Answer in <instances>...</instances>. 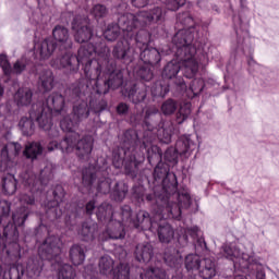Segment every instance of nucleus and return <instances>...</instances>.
<instances>
[{
	"mask_svg": "<svg viewBox=\"0 0 279 279\" xmlns=\"http://www.w3.org/2000/svg\"><path fill=\"white\" fill-rule=\"evenodd\" d=\"M167 20V9L162 7H153L148 10H143L136 14L128 13L120 21L121 25L125 26V21H131L138 33L141 29L151 32L153 25H162Z\"/></svg>",
	"mask_w": 279,
	"mask_h": 279,
	"instance_id": "obj_9",
	"label": "nucleus"
},
{
	"mask_svg": "<svg viewBox=\"0 0 279 279\" xmlns=\"http://www.w3.org/2000/svg\"><path fill=\"white\" fill-rule=\"evenodd\" d=\"M199 263H202V259L199 258V255L197 254H189L185 257V269L191 274H195V271H199Z\"/></svg>",
	"mask_w": 279,
	"mask_h": 279,
	"instance_id": "obj_44",
	"label": "nucleus"
},
{
	"mask_svg": "<svg viewBox=\"0 0 279 279\" xmlns=\"http://www.w3.org/2000/svg\"><path fill=\"white\" fill-rule=\"evenodd\" d=\"M23 71L36 74L38 69H36V64L32 63L27 58L22 57L11 66V75H21Z\"/></svg>",
	"mask_w": 279,
	"mask_h": 279,
	"instance_id": "obj_28",
	"label": "nucleus"
},
{
	"mask_svg": "<svg viewBox=\"0 0 279 279\" xmlns=\"http://www.w3.org/2000/svg\"><path fill=\"white\" fill-rule=\"evenodd\" d=\"M134 256L138 263H149L154 258V245L151 243L137 244Z\"/></svg>",
	"mask_w": 279,
	"mask_h": 279,
	"instance_id": "obj_26",
	"label": "nucleus"
},
{
	"mask_svg": "<svg viewBox=\"0 0 279 279\" xmlns=\"http://www.w3.org/2000/svg\"><path fill=\"white\" fill-rule=\"evenodd\" d=\"M197 243L202 248L206 247V241L204 240V238L198 239Z\"/></svg>",
	"mask_w": 279,
	"mask_h": 279,
	"instance_id": "obj_59",
	"label": "nucleus"
},
{
	"mask_svg": "<svg viewBox=\"0 0 279 279\" xmlns=\"http://www.w3.org/2000/svg\"><path fill=\"white\" fill-rule=\"evenodd\" d=\"M111 184H112V179L106 178V177H100V178H98L96 190L99 193H102L104 195H106L110 192Z\"/></svg>",
	"mask_w": 279,
	"mask_h": 279,
	"instance_id": "obj_49",
	"label": "nucleus"
},
{
	"mask_svg": "<svg viewBox=\"0 0 279 279\" xmlns=\"http://www.w3.org/2000/svg\"><path fill=\"white\" fill-rule=\"evenodd\" d=\"M62 245L60 235H48L38 248L39 257L41 260H58L62 254Z\"/></svg>",
	"mask_w": 279,
	"mask_h": 279,
	"instance_id": "obj_14",
	"label": "nucleus"
},
{
	"mask_svg": "<svg viewBox=\"0 0 279 279\" xmlns=\"http://www.w3.org/2000/svg\"><path fill=\"white\" fill-rule=\"evenodd\" d=\"M52 36L56 43H58L60 51H66L62 56L52 59L50 61V66H53L52 62H56V60H61V58H64L66 53H71V56H74L71 51L68 50L71 49V47H73V41L71 40V36L69 35V29L66 27L57 25L52 29Z\"/></svg>",
	"mask_w": 279,
	"mask_h": 279,
	"instance_id": "obj_19",
	"label": "nucleus"
},
{
	"mask_svg": "<svg viewBox=\"0 0 279 279\" xmlns=\"http://www.w3.org/2000/svg\"><path fill=\"white\" fill-rule=\"evenodd\" d=\"M65 226L69 228L71 223L69 222V219L65 220Z\"/></svg>",
	"mask_w": 279,
	"mask_h": 279,
	"instance_id": "obj_63",
	"label": "nucleus"
},
{
	"mask_svg": "<svg viewBox=\"0 0 279 279\" xmlns=\"http://www.w3.org/2000/svg\"><path fill=\"white\" fill-rule=\"evenodd\" d=\"M196 149L197 143H194L193 140H191V135H182L178 138L175 147L171 146L165 151L163 158L166 162H169L172 166L178 165L179 156L189 158V156Z\"/></svg>",
	"mask_w": 279,
	"mask_h": 279,
	"instance_id": "obj_12",
	"label": "nucleus"
},
{
	"mask_svg": "<svg viewBox=\"0 0 279 279\" xmlns=\"http://www.w3.org/2000/svg\"><path fill=\"white\" fill-rule=\"evenodd\" d=\"M34 121L38 122L36 118H32V110H29V118H21L19 128L24 136H33L34 132H36V124H34Z\"/></svg>",
	"mask_w": 279,
	"mask_h": 279,
	"instance_id": "obj_35",
	"label": "nucleus"
},
{
	"mask_svg": "<svg viewBox=\"0 0 279 279\" xmlns=\"http://www.w3.org/2000/svg\"><path fill=\"white\" fill-rule=\"evenodd\" d=\"M38 125L40 130L48 132V136L50 138H58V136H60V130H58L57 126H53V122H51V118H50V124L48 129H45L44 126H41L40 123H38Z\"/></svg>",
	"mask_w": 279,
	"mask_h": 279,
	"instance_id": "obj_53",
	"label": "nucleus"
},
{
	"mask_svg": "<svg viewBox=\"0 0 279 279\" xmlns=\"http://www.w3.org/2000/svg\"><path fill=\"white\" fill-rule=\"evenodd\" d=\"M178 110V101L173 98H168L161 105V112L165 117H171Z\"/></svg>",
	"mask_w": 279,
	"mask_h": 279,
	"instance_id": "obj_48",
	"label": "nucleus"
},
{
	"mask_svg": "<svg viewBox=\"0 0 279 279\" xmlns=\"http://www.w3.org/2000/svg\"><path fill=\"white\" fill-rule=\"evenodd\" d=\"M162 116L156 107H148L145 113H136L131 117L133 125H142L144 130L143 138H138V133L134 129L126 130L121 138V144L112 151V165L116 169H121L124 165L126 175L136 178L141 171V165L145 162V154L151 167L156 165L153 173L154 180H162L166 175H171L170 165L162 162V149L153 145L156 141L154 131L159 128Z\"/></svg>",
	"mask_w": 279,
	"mask_h": 279,
	"instance_id": "obj_1",
	"label": "nucleus"
},
{
	"mask_svg": "<svg viewBox=\"0 0 279 279\" xmlns=\"http://www.w3.org/2000/svg\"><path fill=\"white\" fill-rule=\"evenodd\" d=\"M2 193L4 195H14L16 193V178L13 174H8L2 179Z\"/></svg>",
	"mask_w": 279,
	"mask_h": 279,
	"instance_id": "obj_42",
	"label": "nucleus"
},
{
	"mask_svg": "<svg viewBox=\"0 0 279 279\" xmlns=\"http://www.w3.org/2000/svg\"><path fill=\"white\" fill-rule=\"evenodd\" d=\"M189 117H191V102H186L180 106L175 114V123H178V125H182V123H184Z\"/></svg>",
	"mask_w": 279,
	"mask_h": 279,
	"instance_id": "obj_45",
	"label": "nucleus"
},
{
	"mask_svg": "<svg viewBox=\"0 0 279 279\" xmlns=\"http://www.w3.org/2000/svg\"><path fill=\"white\" fill-rule=\"evenodd\" d=\"M96 217L101 223H107L106 230L99 234V241L125 239V225L121 220L114 219L117 214L109 203H102L97 207Z\"/></svg>",
	"mask_w": 279,
	"mask_h": 279,
	"instance_id": "obj_10",
	"label": "nucleus"
},
{
	"mask_svg": "<svg viewBox=\"0 0 279 279\" xmlns=\"http://www.w3.org/2000/svg\"><path fill=\"white\" fill-rule=\"evenodd\" d=\"M151 36H156V34L145 29L137 32L135 39H133L135 43V60L138 58L144 64L156 66V64H160L162 56H169L170 50L165 51L149 46Z\"/></svg>",
	"mask_w": 279,
	"mask_h": 279,
	"instance_id": "obj_8",
	"label": "nucleus"
},
{
	"mask_svg": "<svg viewBox=\"0 0 279 279\" xmlns=\"http://www.w3.org/2000/svg\"><path fill=\"white\" fill-rule=\"evenodd\" d=\"M161 3H165L167 10L170 12H175L186 4V0H159ZM149 3V0H132V5L134 8H145Z\"/></svg>",
	"mask_w": 279,
	"mask_h": 279,
	"instance_id": "obj_31",
	"label": "nucleus"
},
{
	"mask_svg": "<svg viewBox=\"0 0 279 279\" xmlns=\"http://www.w3.org/2000/svg\"><path fill=\"white\" fill-rule=\"evenodd\" d=\"M3 275V266L0 265V276Z\"/></svg>",
	"mask_w": 279,
	"mask_h": 279,
	"instance_id": "obj_62",
	"label": "nucleus"
},
{
	"mask_svg": "<svg viewBox=\"0 0 279 279\" xmlns=\"http://www.w3.org/2000/svg\"><path fill=\"white\" fill-rule=\"evenodd\" d=\"M74 217H80V211H78V209H76V211L74 213Z\"/></svg>",
	"mask_w": 279,
	"mask_h": 279,
	"instance_id": "obj_61",
	"label": "nucleus"
},
{
	"mask_svg": "<svg viewBox=\"0 0 279 279\" xmlns=\"http://www.w3.org/2000/svg\"><path fill=\"white\" fill-rule=\"evenodd\" d=\"M133 75L135 80H142L143 82H150V80L154 78V72L151 71V65L147 63L135 66L133 69Z\"/></svg>",
	"mask_w": 279,
	"mask_h": 279,
	"instance_id": "obj_37",
	"label": "nucleus"
},
{
	"mask_svg": "<svg viewBox=\"0 0 279 279\" xmlns=\"http://www.w3.org/2000/svg\"><path fill=\"white\" fill-rule=\"evenodd\" d=\"M198 276L199 278H215L217 276V266L215 264V260L213 258H204L199 263L198 267Z\"/></svg>",
	"mask_w": 279,
	"mask_h": 279,
	"instance_id": "obj_29",
	"label": "nucleus"
},
{
	"mask_svg": "<svg viewBox=\"0 0 279 279\" xmlns=\"http://www.w3.org/2000/svg\"><path fill=\"white\" fill-rule=\"evenodd\" d=\"M58 48V44L51 38H46L34 46L35 60H49L53 56V51Z\"/></svg>",
	"mask_w": 279,
	"mask_h": 279,
	"instance_id": "obj_20",
	"label": "nucleus"
},
{
	"mask_svg": "<svg viewBox=\"0 0 279 279\" xmlns=\"http://www.w3.org/2000/svg\"><path fill=\"white\" fill-rule=\"evenodd\" d=\"M96 208H97V202H95V199L88 201L85 204L84 213H85V215L90 217V215H93L95 213Z\"/></svg>",
	"mask_w": 279,
	"mask_h": 279,
	"instance_id": "obj_55",
	"label": "nucleus"
},
{
	"mask_svg": "<svg viewBox=\"0 0 279 279\" xmlns=\"http://www.w3.org/2000/svg\"><path fill=\"white\" fill-rule=\"evenodd\" d=\"M34 93L29 88H20L14 95V101L17 106H29Z\"/></svg>",
	"mask_w": 279,
	"mask_h": 279,
	"instance_id": "obj_39",
	"label": "nucleus"
},
{
	"mask_svg": "<svg viewBox=\"0 0 279 279\" xmlns=\"http://www.w3.org/2000/svg\"><path fill=\"white\" fill-rule=\"evenodd\" d=\"M72 31L76 43H88L93 38V26L86 15H76L72 21Z\"/></svg>",
	"mask_w": 279,
	"mask_h": 279,
	"instance_id": "obj_16",
	"label": "nucleus"
},
{
	"mask_svg": "<svg viewBox=\"0 0 279 279\" xmlns=\"http://www.w3.org/2000/svg\"><path fill=\"white\" fill-rule=\"evenodd\" d=\"M70 260L75 266L83 265L86 260V246L82 244H73L69 252Z\"/></svg>",
	"mask_w": 279,
	"mask_h": 279,
	"instance_id": "obj_32",
	"label": "nucleus"
},
{
	"mask_svg": "<svg viewBox=\"0 0 279 279\" xmlns=\"http://www.w3.org/2000/svg\"><path fill=\"white\" fill-rule=\"evenodd\" d=\"M256 279H265V270H257Z\"/></svg>",
	"mask_w": 279,
	"mask_h": 279,
	"instance_id": "obj_58",
	"label": "nucleus"
},
{
	"mask_svg": "<svg viewBox=\"0 0 279 279\" xmlns=\"http://www.w3.org/2000/svg\"><path fill=\"white\" fill-rule=\"evenodd\" d=\"M94 140L90 135H85L77 142V134L65 136L60 143L52 141L48 144V151H56L60 149L62 154H71L76 149V156L82 160L89 158L93 153Z\"/></svg>",
	"mask_w": 279,
	"mask_h": 279,
	"instance_id": "obj_11",
	"label": "nucleus"
},
{
	"mask_svg": "<svg viewBox=\"0 0 279 279\" xmlns=\"http://www.w3.org/2000/svg\"><path fill=\"white\" fill-rule=\"evenodd\" d=\"M129 39L120 40L112 50L116 60H121L124 64H132L136 60V34L126 37Z\"/></svg>",
	"mask_w": 279,
	"mask_h": 279,
	"instance_id": "obj_13",
	"label": "nucleus"
},
{
	"mask_svg": "<svg viewBox=\"0 0 279 279\" xmlns=\"http://www.w3.org/2000/svg\"><path fill=\"white\" fill-rule=\"evenodd\" d=\"M38 86L43 93H50L56 86V76H53V71L46 69L39 73Z\"/></svg>",
	"mask_w": 279,
	"mask_h": 279,
	"instance_id": "obj_27",
	"label": "nucleus"
},
{
	"mask_svg": "<svg viewBox=\"0 0 279 279\" xmlns=\"http://www.w3.org/2000/svg\"><path fill=\"white\" fill-rule=\"evenodd\" d=\"M233 25L235 27V34L238 37V49L243 50V43L245 38L250 36V25L247 23H243L240 17H233Z\"/></svg>",
	"mask_w": 279,
	"mask_h": 279,
	"instance_id": "obj_33",
	"label": "nucleus"
},
{
	"mask_svg": "<svg viewBox=\"0 0 279 279\" xmlns=\"http://www.w3.org/2000/svg\"><path fill=\"white\" fill-rule=\"evenodd\" d=\"M23 266L25 269L24 276H26V278L38 279L40 277V271H43V260L40 258L31 257Z\"/></svg>",
	"mask_w": 279,
	"mask_h": 279,
	"instance_id": "obj_25",
	"label": "nucleus"
},
{
	"mask_svg": "<svg viewBox=\"0 0 279 279\" xmlns=\"http://www.w3.org/2000/svg\"><path fill=\"white\" fill-rule=\"evenodd\" d=\"M0 68L3 71V74L7 77H10L12 75V64H10V61L8 60V56L0 54Z\"/></svg>",
	"mask_w": 279,
	"mask_h": 279,
	"instance_id": "obj_52",
	"label": "nucleus"
},
{
	"mask_svg": "<svg viewBox=\"0 0 279 279\" xmlns=\"http://www.w3.org/2000/svg\"><path fill=\"white\" fill-rule=\"evenodd\" d=\"M252 64H254V60L251 59V61H248V65L252 66Z\"/></svg>",
	"mask_w": 279,
	"mask_h": 279,
	"instance_id": "obj_64",
	"label": "nucleus"
},
{
	"mask_svg": "<svg viewBox=\"0 0 279 279\" xmlns=\"http://www.w3.org/2000/svg\"><path fill=\"white\" fill-rule=\"evenodd\" d=\"M177 25H183L172 37L174 45V59L169 61L161 73L162 80H173V84L158 81L151 87L154 97H167L169 90L173 89L182 93L186 88L184 78L178 76L180 70L183 71L184 77L193 80L199 72V64L208 62V54L204 52L202 46L203 27L195 24L193 15L189 11L177 15Z\"/></svg>",
	"mask_w": 279,
	"mask_h": 279,
	"instance_id": "obj_2",
	"label": "nucleus"
},
{
	"mask_svg": "<svg viewBox=\"0 0 279 279\" xmlns=\"http://www.w3.org/2000/svg\"><path fill=\"white\" fill-rule=\"evenodd\" d=\"M197 5L198 8H204V5H206V0H198Z\"/></svg>",
	"mask_w": 279,
	"mask_h": 279,
	"instance_id": "obj_60",
	"label": "nucleus"
},
{
	"mask_svg": "<svg viewBox=\"0 0 279 279\" xmlns=\"http://www.w3.org/2000/svg\"><path fill=\"white\" fill-rule=\"evenodd\" d=\"M98 267L102 276H108L109 274H112V269H114V259L109 255H105L100 257Z\"/></svg>",
	"mask_w": 279,
	"mask_h": 279,
	"instance_id": "obj_43",
	"label": "nucleus"
},
{
	"mask_svg": "<svg viewBox=\"0 0 279 279\" xmlns=\"http://www.w3.org/2000/svg\"><path fill=\"white\" fill-rule=\"evenodd\" d=\"M90 14L96 21H99V19H106V16H108V8L104 4H95L90 10Z\"/></svg>",
	"mask_w": 279,
	"mask_h": 279,
	"instance_id": "obj_50",
	"label": "nucleus"
},
{
	"mask_svg": "<svg viewBox=\"0 0 279 279\" xmlns=\"http://www.w3.org/2000/svg\"><path fill=\"white\" fill-rule=\"evenodd\" d=\"M97 178H99V173H95L93 168H85L82 172L74 173V182H82L86 191L93 190V184Z\"/></svg>",
	"mask_w": 279,
	"mask_h": 279,
	"instance_id": "obj_23",
	"label": "nucleus"
},
{
	"mask_svg": "<svg viewBox=\"0 0 279 279\" xmlns=\"http://www.w3.org/2000/svg\"><path fill=\"white\" fill-rule=\"evenodd\" d=\"M153 133L155 134V141L156 138H158V141H160V143H165L166 145H169V143H171V130L163 128V126H158V129H156L155 131H153Z\"/></svg>",
	"mask_w": 279,
	"mask_h": 279,
	"instance_id": "obj_46",
	"label": "nucleus"
},
{
	"mask_svg": "<svg viewBox=\"0 0 279 279\" xmlns=\"http://www.w3.org/2000/svg\"><path fill=\"white\" fill-rule=\"evenodd\" d=\"M77 125H80V121L76 120V118L73 117V119H71V117H65L60 121V128L61 130H63V132H69V134L66 136H73V134H76V145L80 140V134L75 132V128H77Z\"/></svg>",
	"mask_w": 279,
	"mask_h": 279,
	"instance_id": "obj_38",
	"label": "nucleus"
},
{
	"mask_svg": "<svg viewBox=\"0 0 279 279\" xmlns=\"http://www.w3.org/2000/svg\"><path fill=\"white\" fill-rule=\"evenodd\" d=\"M204 86H206L204 78H194L190 84V90L193 93L194 97H197V95L204 90Z\"/></svg>",
	"mask_w": 279,
	"mask_h": 279,
	"instance_id": "obj_51",
	"label": "nucleus"
},
{
	"mask_svg": "<svg viewBox=\"0 0 279 279\" xmlns=\"http://www.w3.org/2000/svg\"><path fill=\"white\" fill-rule=\"evenodd\" d=\"M147 90H149V86H147L145 83H138L131 86L126 93L130 101L136 105L142 104V101L147 99Z\"/></svg>",
	"mask_w": 279,
	"mask_h": 279,
	"instance_id": "obj_22",
	"label": "nucleus"
},
{
	"mask_svg": "<svg viewBox=\"0 0 279 279\" xmlns=\"http://www.w3.org/2000/svg\"><path fill=\"white\" fill-rule=\"evenodd\" d=\"M128 184L124 182H117L111 191L110 197L114 202H123L125 199V195H128Z\"/></svg>",
	"mask_w": 279,
	"mask_h": 279,
	"instance_id": "obj_41",
	"label": "nucleus"
},
{
	"mask_svg": "<svg viewBox=\"0 0 279 279\" xmlns=\"http://www.w3.org/2000/svg\"><path fill=\"white\" fill-rule=\"evenodd\" d=\"M98 230L99 227L96 222H93L90 220L84 221L78 229V236L82 239V241L90 243V241H95Z\"/></svg>",
	"mask_w": 279,
	"mask_h": 279,
	"instance_id": "obj_24",
	"label": "nucleus"
},
{
	"mask_svg": "<svg viewBox=\"0 0 279 279\" xmlns=\"http://www.w3.org/2000/svg\"><path fill=\"white\" fill-rule=\"evenodd\" d=\"M8 269L4 270V278L21 279L25 276V266L22 264H8Z\"/></svg>",
	"mask_w": 279,
	"mask_h": 279,
	"instance_id": "obj_40",
	"label": "nucleus"
},
{
	"mask_svg": "<svg viewBox=\"0 0 279 279\" xmlns=\"http://www.w3.org/2000/svg\"><path fill=\"white\" fill-rule=\"evenodd\" d=\"M65 106L64 96L54 92L46 98L45 102L32 105L31 117L32 119H36L41 128L49 129L53 114H62Z\"/></svg>",
	"mask_w": 279,
	"mask_h": 279,
	"instance_id": "obj_7",
	"label": "nucleus"
},
{
	"mask_svg": "<svg viewBox=\"0 0 279 279\" xmlns=\"http://www.w3.org/2000/svg\"><path fill=\"white\" fill-rule=\"evenodd\" d=\"M198 232H199V227H191L187 229V233L191 234L193 239L197 236Z\"/></svg>",
	"mask_w": 279,
	"mask_h": 279,
	"instance_id": "obj_57",
	"label": "nucleus"
},
{
	"mask_svg": "<svg viewBox=\"0 0 279 279\" xmlns=\"http://www.w3.org/2000/svg\"><path fill=\"white\" fill-rule=\"evenodd\" d=\"M52 195L54 199L48 202L46 207V215L50 218V221H54V219H60L62 217L64 211L60 209V206H62V202L66 193L64 192V187H62V185L57 184L53 189Z\"/></svg>",
	"mask_w": 279,
	"mask_h": 279,
	"instance_id": "obj_18",
	"label": "nucleus"
},
{
	"mask_svg": "<svg viewBox=\"0 0 279 279\" xmlns=\"http://www.w3.org/2000/svg\"><path fill=\"white\" fill-rule=\"evenodd\" d=\"M220 254H222V258H227L228 260H232L234 265H236V260H240L243 253L241 248L236 246V243H226L220 248Z\"/></svg>",
	"mask_w": 279,
	"mask_h": 279,
	"instance_id": "obj_30",
	"label": "nucleus"
},
{
	"mask_svg": "<svg viewBox=\"0 0 279 279\" xmlns=\"http://www.w3.org/2000/svg\"><path fill=\"white\" fill-rule=\"evenodd\" d=\"M95 44L88 43L80 47L77 56L66 53L61 59L52 61V69L73 75L82 64L89 88L104 99V95L123 86V70L117 68V61L110 58V48L104 39L96 37Z\"/></svg>",
	"mask_w": 279,
	"mask_h": 279,
	"instance_id": "obj_4",
	"label": "nucleus"
},
{
	"mask_svg": "<svg viewBox=\"0 0 279 279\" xmlns=\"http://www.w3.org/2000/svg\"><path fill=\"white\" fill-rule=\"evenodd\" d=\"M123 16H128V13L121 14L118 17V23H111L107 26V28L104 32V36L106 40H109V43H112L119 38L121 32H123L124 36L130 37L134 36V34H137L136 27L131 21H125L124 25L121 24V19Z\"/></svg>",
	"mask_w": 279,
	"mask_h": 279,
	"instance_id": "obj_15",
	"label": "nucleus"
},
{
	"mask_svg": "<svg viewBox=\"0 0 279 279\" xmlns=\"http://www.w3.org/2000/svg\"><path fill=\"white\" fill-rule=\"evenodd\" d=\"M113 215H116L113 219L121 221L123 226H132L133 228H136V230H143V223L138 221V214H136L135 219L132 218V207H130V205L122 206L120 213H113Z\"/></svg>",
	"mask_w": 279,
	"mask_h": 279,
	"instance_id": "obj_21",
	"label": "nucleus"
},
{
	"mask_svg": "<svg viewBox=\"0 0 279 279\" xmlns=\"http://www.w3.org/2000/svg\"><path fill=\"white\" fill-rule=\"evenodd\" d=\"M20 182L26 189V192L20 194L21 206L12 214V221L10 219V204L8 201L0 199V254L4 256L5 262L16 263L21 258V245L19 244V230L21 226H25V221L29 215L38 213V203L34 193L38 191L39 184H45L32 171L20 173Z\"/></svg>",
	"mask_w": 279,
	"mask_h": 279,
	"instance_id": "obj_5",
	"label": "nucleus"
},
{
	"mask_svg": "<svg viewBox=\"0 0 279 279\" xmlns=\"http://www.w3.org/2000/svg\"><path fill=\"white\" fill-rule=\"evenodd\" d=\"M43 151L44 148L40 142H31L26 144L23 156L28 160H36L38 156H43Z\"/></svg>",
	"mask_w": 279,
	"mask_h": 279,
	"instance_id": "obj_36",
	"label": "nucleus"
},
{
	"mask_svg": "<svg viewBox=\"0 0 279 279\" xmlns=\"http://www.w3.org/2000/svg\"><path fill=\"white\" fill-rule=\"evenodd\" d=\"M163 260L168 267H171L172 269H180L182 267V256L175 248H168L165 252Z\"/></svg>",
	"mask_w": 279,
	"mask_h": 279,
	"instance_id": "obj_34",
	"label": "nucleus"
},
{
	"mask_svg": "<svg viewBox=\"0 0 279 279\" xmlns=\"http://www.w3.org/2000/svg\"><path fill=\"white\" fill-rule=\"evenodd\" d=\"M128 112H130V106H128V104H125V102H120V104L117 106V113H118L120 117H125V114H128Z\"/></svg>",
	"mask_w": 279,
	"mask_h": 279,
	"instance_id": "obj_56",
	"label": "nucleus"
},
{
	"mask_svg": "<svg viewBox=\"0 0 279 279\" xmlns=\"http://www.w3.org/2000/svg\"><path fill=\"white\" fill-rule=\"evenodd\" d=\"M153 194H145V186L134 185L132 198L137 204L147 202L153 206L154 216L146 210L137 213L142 230L157 232L161 243H171L175 232L167 219L180 220L182 208H191V194L187 190L178 191V177L166 174L162 179H154Z\"/></svg>",
	"mask_w": 279,
	"mask_h": 279,
	"instance_id": "obj_3",
	"label": "nucleus"
},
{
	"mask_svg": "<svg viewBox=\"0 0 279 279\" xmlns=\"http://www.w3.org/2000/svg\"><path fill=\"white\" fill-rule=\"evenodd\" d=\"M75 268L70 264H63L58 270V279H75Z\"/></svg>",
	"mask_w": 279,
	"mask_h": 279,
	"instance_id": "obj_47",
	"label": "nucleus"
},
{
	"mask_svg": "<svg viewBox=\"0 0 279 279\" xmlns=\"http://www.w3.org/2000/svg\"><path fill=\"white\" fill-rule=\"evenodd\" d=\"M12 114V102L7 101L0 105V117H11Z\"/></svg>",
	"mask_w": 279,
	"mask_h": 279,
	"instance_id": "obj_54",
	"label": "nucleus"
},
{
	"mask_svg": "<svg viewBox=\"0 0 279 279\" xmlns=\"http://www.w3.org/2000/svg\"><path fill=\"white\" fill-rule=\"evenodd\" d=\"M65 97L73 106V118L78 122L90 117V112L100 114L108 108V101L93 92L88 81L84 77L73 83L66 90Z\"/></svg>",
	"mask_w": 279,
	"mask_h": 279,
	"instance_id": "obj_6",
	"label": "nucleus"
},
{
	"mask_svg": "<svg viewBox=\"0 0 279 279\" xmlns=\"http://www.w3.org/2000/svg\"><path fill=\"white\" fill-rule=\"evenodd\" d=\"M23 146L19 143H8L0 151V171L10 172L16 165L14 158L21 154Z\"/></svg>",
	"mask_w": 279,
	"mask_h": 279,
	"instance_id": "obj_17",
	"label": "nucleus"
}]
</instances>
